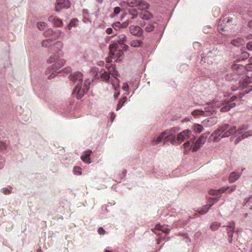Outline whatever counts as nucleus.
<instances>
[{"mask_svg":"<svg viewBox=\"0 0 252 252\" xmlns=\"http://www.w3.org/2000/svg\"><path fill=\"white\" fill-rule=\"evenodd\" d=\"M237 98L235 95L232 96L230 101H226L222 105L219 102H213L206 104L202 106L200 109L194 110L191 112V114L195 118L200 116L208 117L216 114L218 108H220V111L225 112L229 111L231 108L236 106V104L233 101Z\"/></svg>","mask_w":252,"mask_h":252,"instance_id":"nucleus-1","label":"nucleus"},{"mask_svg":"<svg viewBox=\"0 0 252 252\" xmlns=\"http://www.w3.org/2000/svg\"><path fill=\"white\" fill-rule=\"evenodd\" d=\"M64 72L69 74V77L70 80L74 83H77L73 93L76 94L78 99L81 98L90 89L91 84L90 80L86 79L83 84V74L80 72L71 73V69L69 67L65 68Z\"/></svg>","mask_w":252,"mask_h":252,"instance_id":"nucleus-2","label":"nucleus"},{"mask_svg":"<svg viewBox=\"0 0 252 252\" xmlns=\"http://www.w3.org/2000/svg\"><path fill=\"white\" fill-rule=\"evenodd\" d=\"M54 52V54L51 55L47 60L48 63H54L52 65L48 67V69L46 71V73H51L48 77V79L54 78L60 72L59 70L64 63L65 61L63 59H60V57L61 55V50L59 48L54 49L51 51Z\"/></svg>","mask_w":252,"mask_h":252,"instance_id":"nucleus-3","label":"nucleus"},{"mask_svg":"<svg viewBox=\"0 0 252 252\" xmlns=\"http://www.w3.org/2000/svg\"><path fill=\"white\" fill-rule=\"evenodd\" d=\"M250 54L247 52H242L240 54L236 55L234 58L233 63L231 65L232 70L238 75H240L245 71V67L244 65L235 63L248 59Z\"/></svg>","mask_w":252,"mask_h":252,"instance_id":"nucleus-4","label":"nucleus"},{"mask_svg":"<svg viewBox=\"0 0 252 252\" xmlns=\"http://www.w3.org/2000/svg\"><path fill=\"white\" fill-rule=\"evenodd\" d=\"M222 126L224 130V133L221 135V137H227L231 135H233L235 137L238 136L239 134L243 133L248 128L247 126H243L236 129V127L235 126L230 127L228 124H225Z\"/></svg>","mask_w":252,"mask_h":252,"instance_id":"nucleus-5","label":"nucleus"},{"mask_svg":"<svg viewBox=\"0 0 252 252\" xmlns=\"http://www.w3.org/2000/svg\"><path fill=\"white\" fill-rule=\"evenodd\" d=\"M236 186L234 185L231 187H227L225 188H221L219 189L215 190L212 189L209 191V194L213 196H217L218 197H220L222 193L225 191H228L230 193L235 190Z\"/></svg>","mask_w":252,"mask_h":252,"instance_id":"nucleus-6","label":"nucleus"},{"mask_svg":"<svg viewBox=\"0 0 252 252\" xmlns=\"http://www.w3.org/2000/svg\"><path fill=\"white\" fill-rule=\"evenodd\" d=\"M108 71L109 74H111L112 77L113 78H111V81L112 83V85L114 88V89L117 91L120 88V86L118 83V80L116 78V76L117 75V72L115 71V67L114 66H110L108 67Z\"/></svg>","mask_w":252,"mask_h":252,"instance_id":"nucleus-7","label":"nucleus"},{"mask_svg":"<svg viewBox=\"0 0 252 252\" xmlns=\"http://www.w3.org/2000/svg\"><path fill=\"white\" fill-rule=\"evenodd\" d=\"M191 134V131L186 129L183 130L177 134L176 137V144L179 145L184 142L185 140L189 138Z\"/></svg>","mask_w":252,"mask_h":252,"instance_id":"nucleus-8","label":"nucleus"},{"mask_svg":"<svg viewBox=\"0 0 252 252\" xmlns=\"http://www.w3.org/2000/svg\"><path fill=\"white\" fill-rule=\"evenodd\" d=\"M55 40H51L50 38L43 40L41 44L44 47H50V50L52 51L54 49L59 48L58 46L62 47V44L60 42H55Z\"/></svg>","mask_w":252,"mask_h":252,"instance_id":"nucleus-9","label":"nucleus"},{"mask_svg":"<svg viewBox=\"0 0 252 252\" xmlns=\"http://www.w3.org/2000/svg\"><path fill=\"white\" fill-rule=\"evenodd\" d=\"M178 127H174L171 129L166 130L167 133V137L170 140V142L173 145L176 144V134L179 131Z\"/></svg>","mask_w":252,"mask_h":252,"instance_id":"nucleus-10","label":"nucleus"},{"mask_svg":"<svg viewBox=\"0 0 252 252\" xmlns=\"http://www.w3.org/2000/svg\"><path fill=\"white\" fill-rule=\"evenodd\" d=\"M208 135L203 133L201 134L199 138L194 143V145L192 147V151L196 152L198 151L200 147L205 143Z\"/></svg>","mask_w":252,"mask_h":252,"instance_id":"nucleus-11","label":"nucleus"},{"mask_svg":"<svg viewBox=\"0 0 252 252\" xmlns=\"http://www.w3.org/2000/svg\"><path fill=\"white\" fill-rule=\"evenodd\" d=\"M61 34V31L60 30L53 31L51 29H48L44 32V35L45 37H49L53 40H56Z\"/></svg>","mask_w":252,"mask_h":252,"instance_id":"nucleus-12","label":"nucleus"},{"mask_svg":"<svg viewBox=\"0 0 252 252\" xmlns=\"http://www.w3.org/2000/svg\"><path fill=\"white\" fill-rule=\"evenodd\" d=\"M140 26L142 27H144V30L147 32H150L153 31L156 27V26L157 25V23L156 22H140L139 23Z\"/></svg>","mask_w":252,"mask_h":252,"instance_id":"nucleus-13","label":"nucleus"},{"mask_svg":"<svg viewBox=\"0 0 252 252\" xmlns=\"http://www.w3.org/2000/svg\"><path fill=\"white\" fill-rule=\"evenodd\" d=\"M129 31L133 35L139 37H142L143 36V31L138 26H130Z\"/></svg>","mask_w":252,"mask_h":252,"instance_id":"nucleus-14","label":"nucleus"},{"mask_svg":"<svg viewBox=\"0 0 252 252\" xmlns=\"http://www.w3.org/2000/svg\"><path fill=\"white\" fill-rule=\"evenodd\" d=\"M70 2L68 0H56V10L60 11L64 8H68L69 7Z\"/></svg>","mask_w":252,"mask_h":252,"instance_id":"nucleus-15","label":"nucleus"},{"mask_svg":"<svg viewBox=\"0 0 252 252\" xmlns=\"http://www.w3.org/2000/svg\"><path fill=\"white\" fill-rule=\"evenodd\" d=\"M223 133L224 130L222 126H220L219 128H218L217 130L214 131V132L212 134V136L214 137L215 141H218L222 138L221 136Z\"/></svg>","mask_w":252,"mask_h":252,"instance_id":"nucleus-16","label":"nucleus"},{"mask_svg":"<svg viewBox=\"0 0 252 252\" xmlns=\"http://www.w3.org/2000/svg\"><path fill=\"white\" fill-rule=\"evenodd\" d=\"M139 16L141 19L145 20V22H148L153 18V14L147 10L141 12L139 14Z\"/></svg>","mask_w":252,"mask_h":252,"instance_id":"nucleus-17","label":"nucleus"},{"mask_svg":"<svg viewBox=\"0 0 252 252\" xmlns=\"http://www.w3.org/2000/svg\"><path fill=\"white\" fill-rule=\"evenodd\" d=\"M224 78L226 80H230L236 79H237V77H233L232 78H230L229 77L228 74H226V73H224L222 72H220L217 73L216 79L218 81H220V80L223 81Z\"/></svg>","mask_w":252,"mask_h":252,"instance_id":"nucleus-18","label":"nucleus"},{"mask_svg":"<svg viewBox=\"0 0 252 252\" xmlns=\"http://www.w3.org/2000/svg\"><path fill=\"white\" fill-rule=\"evenodd\" d=\"M49 22L52 23L54 25L57 27H60L62 25V21L59 18H56V17L52 15L48 18Z\"/></svg>","mask_w":252,"mask_h":252,"instance_id":"nucleus-19","label":"nucleus"},{"mask_svg":"<svg viewBox=\"0 0 252 252\" xmlns=\"http://www.w3.org/2000/svg\"><path fill=\"white\" fill-rule=\"evenodd\" d=\"M241 175V173H238L235 172H231L228 178L229 182L230 183H234L239 179Z\"/></svg>","mask_w":252,"mask_h":252,"instance_id":"nucleus-20","label":"nucleus"},{"mask_svg":"<svg viewBox=\"0 0 252 252\" xmlns=\"http://www.w3.org/2000/svg\"><path fill=\"white\" fill-rule=\"evenodd\" d=\"M138 15V12L136 9L131 8L128 9V16L130 19H135L137 18Z\"/></svg>","mask_w":252,"mask_h":252,"instance_id":"nucleus-21","label":"nucleus"},{"mask_svg":"<svg viewBox=\"0 0 252 252\" xmlns=\"http://www.w3.org/2000/svg\"><path fill=\"white\" fill-rule=\"evenodd\" d=\"M138 0H127L126 1H123L121 3L120 5L122 6H125V4H126L127 6L129 7H135L137 5Z\"/></svg>","mask_w":252,"mask_h":252,"instance_id":"nucleus-22","label":"nucleus"},{"mask_svg":"<svg viewBox=\"0 0 252 252\" xmlns=\"http://www.w3.org/2000/svg\"><path fill=\"white\" fill-rule=\"evenodd\" d=\"M137 7L141 10L145 11L149 7L148 3L143 0H138Z\"/></svg>","mask_w":252,"mask_h":252,"instance_id":"nucleus-23","label":"nucleus"},{"mask_svg":"<svg viewBox=\"0 0 252 252\" xmlns=\"http://www.w3.org/2000/svg\"><path fill=\"white\" fill-rule=\"evenodd\" d=\"M155 228L157 230L161 231L165 234L169 233L170 231V229L168 227L167 225H162L159 224H156L155 226Z\"/></svg>","mask_w":252,"mask_h":252,"instance_id":"nucleus-24","label":"nucleus"},{"mask_svg":"<svg viewBox=\"0 0 252 252\" xmlns=\"http://www.w3.org/2000/svg\"><path fill=\"white\" fill-rule=\"evenodd\" d=\"M194 139H195V138L194 137L193 139H191V140L188 141L184 144L183 146L185 149V151L184 152L185 153H187V151L190 150L191 148L192 147H193L192 146L194 144Z\"/></svg>","mask_w":252,"mask_h":252,"instance_id":"nucleus-25","label":"nucleus"},{"mask_svg":"<svg viewBox=\"0 0 252 252\" xmlns=\"http://www.w3.org/2000/svg\"><path fill=\"white\" fill-rule=\"evenodd\" d=\"M91 152H87L81 156V159L88 164L91 163L90 155Z\"/></svg>","mask_w":252,"mask_h":252,"instance_id":"nucleus-26","label":"nucleus"},{"mask_svg":"<svg viewBox=\"0 0 252 252\" xmlns=\"http://www.w3.org/2000/svg\"><path fill=\"white\" fill-rule=\"evenodd\" d=\"M245 131L246 130H245L243 133H242V135L237 138V142H239L240 140H241L243 139H245L248 137L249 136H252V130H248L246 131Z\"/></svg>","mask_w":252,"mask_h":252,"instance_id":"nucleus-27","label":"nucleus"},{"mask_svg":"<svg viewBox=\"0 0 252 252\" xmlns=\"http://www.w3.org/2000/svg\"><path fill=\"white\" fill-rule=\"evenodd\" d=\"M234 229H235V227L226 228V230L227 231V235H228V241L229 243H231L232 241Z\"/></svg>","mask_w":252,"mask_h":252,"instance_id":"nucleus-28","label":"nucleus"},{"mask_svg":"<svg viewBox=\"0 0 252 252\" xmlns=\"http://www.w3.org/2000/svg\"><path fill=\"white\" fill-rule=\"evenodd\" d=\"M231 43L234 46L239 47L244 43V41L242 38H237L231 41Z\"/></svg>","mask_w":252,"mask_h":252,"instance_id":"nucleus-29","label":"nucleus"},{"mask_svg":"<svg viewBox=\"0 0 252 252\" xmlns=\"http://www.w3.org/2000/svg\"><path fill=\"white\" fill-rule=\"evenodd\" d=\"M127 37L125 34L119 35L116 39L117 42L120 45H124V43L126 41Z\"/></svg>","mask_w":252,"mask_h":252,"instance_id":"nucleus-30","label":"nucleus"},{"mask_svg":"<svg viewBox=\"0 0 252 252\" xmlns=\"http://www.w3.org/2000/svg\"><path fill=\"white\" fill-rule=\"evenodd\" d=\"M127 100V97L126 96H123L122 98H121L119 102L117 104V108H116V111L119 110L122 106L124 105L125 103Z\"/></svg>","mask_w":252,"mask_h":252,"instance_id":"nucleus-31","label":"nucleus"},{"mask_svg":"<svg viewBox=\"0 0 252 252\" xmlns=\"http://www.w3.org/2000/svg\"><path fill=\"white\" fill-rule=\"evenodd\" d=\"M142 42L140 40L133 39L130 41L129 44L131 46L135 48L141 47Z\"/></svg>","mask_w":252,"mask_h":252,"instance_id":"nucleus-32","label":"nucleus"},{"mask_svg":"<svg viewBox=\"0 0 252 252\" xmlns=\"http://www.w3.org/2000/svg\"><path fill=\"white\" fill-rule=\"evenodd\" d=\"M207 122L209 124H207L206 123V121H205L204 122V124L208 126H211L217 123V119L216 118H214V117L210 118L208 119Z\"/></svg>","mask_w":252,"mask_h":252,"instance_id":"nucleus-33","label":"nucleus"},{"mask_svg":"<svg viewBox=\"0 0 252 252\" xmlns=\"http://www.w3.org/2000/svg\"><path fill=\"white\" fill-rule=\"evenodd\" d=\"M168 138L167 137V132L165 131L162 132L157 138V142L158 143L160 142L164 138Z\"/></svg>","mask_w":252,"mask_h":252,"instance_id":"nucleus-34","label":"nucleus"},{"mask_svg":"<svg viewBox=\"0 0 252 252\" xmlns=\"http://www.w3.org/2000/svg\"><path fill=\"white\" fill-rule=\"evenodd\" d=\"M203 129L202 126L199 124H195L193 126V129L196 133H200Z\"/></svg>","mask_w":252,"mask_h":252,"instance_id":"nucleus-35","label":"nucleus"},{"mask_svg":"<svg viewBox=\"0 0 252 252\" xmlns=\"http://www.w3.org/2000/svg\"><path fill=\"white\" fill-rule=\"evenodd\" d=\"M100 77L103 81H107L110 80V74L108 72L105 71H103L101 73Z\"/></svg>","mask_w":252,"mask_h":252,"instance_id":"nucleus-36","label":"nucleus"},{"mask_svg":"<svg viewBox=\"0 0 252 252\" xmlns=\"http://www.w3.org/2000/svg\"><path fill=\"white\" fill-rule=\"evenodd\" d=\"M215 196L216 197L210 198L208 201L207 205H208L210 208L219 200L220 197H218L217 196Z\"/></svg>","mask_w":252,"mask_h":252,"instance_id":"nucleus-37","label":"nucleus"},{"mask_svg":"<svg viewBox=\"0 0 252 252\" xmlns=\"http://www.w3.org/2000/svg\"><path fill=\"white\" fill-rule=\"evenodd\" d=\"M210 207L208 205H204L202 207L199 211H198L199 213L201 215H204L206 214L208 210L210 209Z\"/></svg>","mask_w":252,"mask_h":252,"instance_id":"nucleus-38","label":"nucleus"},{"mask_svg":"<svg viewBox=\"0 0 252 252\" xmlns=\"http://www.w3.org/2000/svg\"><path fill=\"white\" fill-rule=\"evenodd\" d=\"M110 52H111V53H112V54L113 55L115 54V53L113 52L114 51H117V50H120L119 49L118 45L117 44H115V43H114L112 44H110Z\"/></svg>","mask_w":252,"mask_h":252,"instance_id":"nucleus-39","label":"nucleus"},{"mask_svg":"<svg viewBox=\"0 0 252 252\" xmlns=\"http://www.w3.org/2000/svg\"><path fill=\"white\" fill-rule=\"evenodd\" d=\"M220 226V224L219 222H215L212 223L210 225V228L212 230L215 231L219 228Z\"/></svg>","mask_w":252,"mask_h":252,"instance_id":"nucleus-40","label":"nucleus"},{"mask_svg":"<svg viewBox=\"0 0 252 252\" xmlns=\"http://www.w3.org/2000/svg\"><path fill=\"white\" fill-rule=\"evenodd\" d=\"M77 21L76 19H72L68 25V29L71 30L72 27H74L76 25V22Z\"/></svg>","mask_w":252,"mask_h":252,"instance_id":"nucleus-41","label":"nucleus"},{"mask_svg":"<svg viewBox=\"0 0 252 252\" xmlns=\"http://www.w3.org/2000/svg\"><path fill=\"white\" fill-rule=\"evenodd\" d=\"M73 172L76 175H81L82 174L81 168L79 166H76L73 168Z\"/></svg>","mask_w":252,"mask_h":252,"instance_id":"nucleus-42","label":"nucleus"},{"mask_svg":"<svg viewBox=\"0 0 252 252\" xmlns=\"http://www.w3.org/2000/svg\"><path fill=\"white\" fill-rule=\"evenodd\" d=\"M46 25L47 24L45 22H39L37 23V27L40 30H44Z\"/></svg>","mask_w":252,"mask_h":252,"instance_id":"nucleus-43","label":"nucleus"},{"mask_svg":"<svg viewBox=\"0 0 252 252\" xmlns=\"http://www.w3.org/2000/svg\"><path fill=\"white\" fill-rule=\"evenodd\" d=\"M245 80L247 83H250L252 81V72L248 73Z\"/></svg>","mask_w":252,"mask_h":252,"instance_id":"nucleus-44","label":"nucleus"},{"mask_svg":"<svg viewBox=\"0 0 252 252\" xmlns=\"http://www.w3.org/2000/svg\"><path fill=\"white\" fill-rule=\"evenodd\" d=\"M222 227L226 228L235 227V223L234 221L229 222L227 223L226 226H223Z\"/></svg>","mask_w":252,"mask_h":252,"instance_id":"nucleus-45","label":"nucleus"},{"mask_svg":"<svg viewBox=\"0 0 252 252\" xmlns=\"http://www.w3.org/2000/svg\"><path fill=\"white\" fill-rule=\"evenodd\" d=\"M181 226V223L179 221L174 222L172 225V228H177Z\"/></svg>","mask_w":252,"mask_h":252,"instance_id":"nucleus-46","label":"nucleus"},{"mask_svg":"<svg viewBox=\"0 0 252 252\" xmlns=\"http://www.w3.org/2000/svg\"><path fill=\"white\" fill-rule=\"evenodd\" d=\"M246 46L249 51H252V41L248 42Z\"/></svg>","mask_w":252,"mask_h":252,"instance_id":"nucleus-47","label":"nucleus"},{"mask_svg":"<svg viewBox=\"0 0 252 252\" xmlns=\"http://www.w3.org/2000/svg\"><path fill=\"white\" fill-rule=\"evenodd\" d=\"M121 8L119 6L115 7L114 10V12L116 15L119 14L121 12Z\"/></svg>","mask_w":252,"mask_h":252,"instance_id":"nucleus-48","label":"nucleus"},{"mask_svg":"<svg viewBox=\"0 0 252 252\" xmlns=\"http://www.w3.org/2000/svg\"><path fill=\"white\" fill-rule=\"evenodd\" d=\"M97 232L100 235H103L105 233V230L101 227L98 228Z\"/></svg>","mask_w":252,"mask_h":252,"instance_id":"nucleus-49","label":"nucleus"},{"mask_svg":"<svg viewBox=\"0 0 252 252\" xmlns=\"http://www.w3.org/2000/svg\"><path fill=\"white\" fill-rule=\"evenodd\" d=\"M2 190V192L5 194H9L11 193V190L9 189H6V188H3L1 189Z\"/></svg>","mask_w":252,"mask_h":252,"instance_id":"nucleus-50","label":"nucleus"},{"mask_svg":"<svg viewBox=\"0 0 252 252\" xmlns=\"http://www.w3.org/2000/svg\"><path fill=\"white\" fill-rule=\"evenodd\" d=\"M123 90L127 92L128 91V85L127 83H125L123 86Z\"/></svg>","mask_w":252,"mask_h":252,"instance_id":"nucleus-51","label":"nucleus"},{"mask_svg":"<svg viewBox=\"0 0 252 252\" xmlns=\"http://www.w3.org/2000/svg\"><path fill=\"white\" fill-rule=\"evenodd\" d=\"M181 235H184L185 236V241L186 242H190V239L189 238V237L187 235V234H185V233H184V234H181Z\"/></svg>","mask_w":252,"mask_h":252,"instance_id":"nucleus-52","label":"nucleus"},{"mask_svg":"<svg viewBox=\"0 0 252 252\" xmlns=\"http://www.w3.org/2000/svg\"><path fill=\"white\" fill-rule=\"evenodd\" d=\"M112 32H113V30L112 28H108L106 30V33L108 34H110L112 33Z\"/></svg>","mask_w":252,"mask_h":252,"instance_id":"nucleus-53","label":"nucleus"},{"mask_svg":"<svg viewBox=\"0 0 252 252\" xmlns=\"http://www.w3.org/2000/svg\"><path fill=\"white\" fill-rule=\"evenodd\" d=\"M115 116H115V114H114L113 112H112V113H111V117H110V119H111V121H114V119H115Z\"/></svg>","mask_w":252,"mask_h":252,"instance_id":"nucleus-54","label":"nucleus"},{"mask_svg":"<svg viewBox=\"0 0 252 252\" xmlns=\"http://www.w3.org/2000/svg\"><path fill=\"white\" fill-rule=\"evenodd\" d=\"M123 45H124V46H123V49L126 51H127L129 49L128 46L126 44H124Z\"/></svg>","mask_w":252,"mask_h":252,"instance_id":"nucleus-55","label":"nucleus"},{"mask_svg":"<svg viewBox=\"0 0 252 252\" xmlns=\"http://www.w3.org/2000/svg\"><path fill=\"white\" fill-rule=\"evenodd\" d=\"M4 161H0V169L2 168L4 166Z\"/></svg>","mask_w":252,"mask_h":252,"instance_id":"nucleus-56","label":"nucleus"},{"mask_svg":"<svg viewBox=\"0 0 252 252\" xmlns=\"http://www.w3.org/2000/svg\"><path fill=\"white\" fill-rule=\"evenodd\" d=\"M248 62L249 64H252V57L249 59Z\"/></svg>","mask_w":252,"mask_h":252,"instance_id":"nucleus-57","label":"nucleus"},{"mask_svg":"<svg viewBox=\"0 0 252 252\" xmlns=\"http://www.w3.org/2000/svg\"><path fill=\"white\" fill-rule=\"evenodd\" d=\"M120 94V93L118 92V93H115L114 94V97L116 98H117L118 95Z\"/></svg>","mask_w":252,"mask_h":252,"instance_id":"nucleus-58","label":"nucleus"},{"mask_svg":"<svg viewBox=\"0 0 252 252\" xmlns=\"http://www.w3.org/2000/svg\"><path fill=\"white\" fill-rule=\"evenodd\" d=\"M165 240V238H162V237H160V238H159V241H160V240Z\"/></svg>","mask_w":252,"mask_h":252,"instance_id":"nucleus-59","label":"nucleus"},{"mask_svg":"<svg viewBox=\"0 0 252 252\" xmlns=\"http://www.w3.org/2000/svg\"><path fill=\"white\" fill-rule=\"evenodd\" d=\"M104 252H112L110 250H106Z\"/></svg>","mask_w":252,"mask_h":252,"instance_id":"nucleus-60","label":"nucleus"},{"mask_svg":"<svg viewBox=\"0 0 252 252\" xmlns=\"http://www.w3.org/2000/svg\"><path fill=\"white\" fill-rule=\"evenodd\" d=\"M2 146L3 147V148H6V145H5V144H4V143H2Z\"/></svg>","mask_w":252,"mask_h":252,"instance_id":"nucleus-61","label":"nucleus"},{"mask_svg":"<svg viewBox=\"0 0 252 252\" xmlns=\"http://www.w3.org/2000/svg\"><path fill=\"white\" fill-rule=\"evenodd\" d=\"M107 62H111V61L109 60V59H106Z\"/></svg>","mask_w":252,"mask_h":252,"instance_id":"nucleus-62","label":"nucleus"},{"mask_svg":"<svg viewBox=\"0 0 252 252\" xmlns=\"http://www.w3.org/2000/svg\"><path fill=\"white\" fill-rule=\"evenodd\" d=\"M98 1H99L100 2H101L102 1V0H98Z\"/></svg>","mask_w":252,"mask_h":252,"instance_id":"nucleus-63","label":"nucleus"},{"mask_svg":"<svg viewBox=\"0 0 252 252\" xmlns=\"http://www.w3.org/2000/svg\"><path fill=\"white\" fill-rule=\"evenodd\" d=\"M229 21H230V20L229 19H228L227 21V22H228Z\"/></svg>","mask_w":252,"mask_h":252,"instance_id":"nucleus-64","label":"nucleus"}]
</instances>
